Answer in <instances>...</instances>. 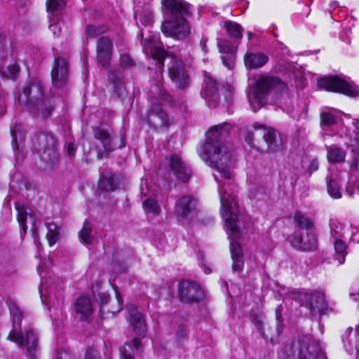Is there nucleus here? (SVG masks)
<instances>
[{"mask_svg":"<svg viewBox=\"0 0 359 359\" xmlns=\"http://www.w3.org/2000/svg\"><path fill=\"white\" fill-rule=\"evenodd\" d=\"M162 5L167 18L161 25L162 32L171 37H186L190 32L186 20L189 13V4L182 0H163Z\"/></svg>","mask_w":359,"mask_h":359,"instance_id":"obj_3","label":"nucleus"},{"mask_svg":"<svg viewBox=\"0 0 359 359\" xmlns=\"http://www.w3.org/2000/svg\"><path fill=\"white\" fill-rule=\"evenodd\" d=\"M248 6V2L246 0L240 1V8L245 9Z\"/></svg>","mask_w":359,"mask_h":359,"instance_id":"obj_63","label":"nucleus"},{"mask_svg":"<svg viewBox=\"0 0 359 359\" xmlns=\"http://www.w3.org/2000/svg\"><path fill=\"white\" fill-rule=\"evenodd\" d=\"M140 33L144 52L147 55L156 60L161 69L163 67V60L168 53L164 50L162 43L159 41L158 35L151 34L148 36H144L145 33L143 30H141Z\"/></svg>","mask_w":359,"mask_h":359,"instance_id":"obj_9","label":"nucleus"},{"mask_svg":"<svg viewBox=\"0 0 359 359\" xmlns=\"http://www.w3.org/2000/svg\"><path fill=\"white\" fill-rule=\"evenodd\" d=\"M142 344L138 338H134L131 342L126 343L121 348V359H134V351H140Z\"/></svg>","mask_w":359,"mask_h":359,"instance_id":"obj_33","label":"nucleus"},{"mask_svg":"<svg viewBox=\"0 0 359 359\" xmlns=\"http://www.w3.org/2000/svg\"><path fill=\"white\" fill-rule=\"evenodd\" d=\"M274 90L278 94L276 102L278 106L288 114L294 112L290 108L291 100L287 90V86L279 79L269 76H260L254 86L248 90V97L252 109L256 112L266 103L267 94Z\"/></svg>","mask_w":359,"mask_h":359,"instance_id":"obj_2","label":"nucleus"},{"mask_svg":"<svg viewBox=\"0 0 359 359\" xmlns=\"http://www.w3.org/2000/svg\"><path fill=\"white\" fill-rule=\"evenodd\" d=\"M106 30L107 27L105 26L96 27L89 25L86 26V34L88 38H94L104 33Z\"/></svg>","mask_w":359,"mask_h":359,"instance_id":"obj_47","label":"nucleus"},{"mask_svg":"<svg viewBox=\"0 0 359 359\" xmlns=\"http://www.w3.org/2000/svg\"><path fill=\"white\" fill-rule=\"evenodd\" d=\"M296 225L300 229V231H306L308 229H313L311 222L302 212H297L294 215Z\"/></svg>","mask_w":359,"mask_h":359,"instance_id":"obj_42","label":"nucleus"},{"mask_svg":"<svg viewBox=\"0 0 359 359\" xmlns=\"http://www.w3.org/2000/svg\"><path fill=\"white\" fill-rule=\"evenodd\" d=\"M341 116V111L336 109H327L323 111L320 114V123L323 135H346Z\"/></svg>","mask_w":359,"mask_h":359,"instance_id":"obj_8","label":"nucleus"},{"mask_svg":"<svg viewBox=\"0 0 359 359\" xmlns=\"http://www.w3.org/2000/svg\"><path fill=\"white\" fill-rule=\"evenodd\" d=\"M330 233L333 240L340 239L346 237V234L351 233V239L353 241L359 242L355 241V236L357 233V228L350 226L345 230V226L337 220H332L330 222Z\"/></svg>","mask_w":359,"mask_h":359,"instance_id":"obj_26","label":"nucleus"},{"mask_svg":"<svg viewBox=\"0 0 359 359\" xmlns=\"http://www.w3.org/2000/svg\"><path fill=\"white\" fill-rule=\"evenodd\" d=\"M63 6V0H47L46 8L50 16H59Z\"/></svg>","mask_w":359,"mask_h":359,"instance_id":"obj_40","label":"nucleus"},{"mask_svg":"<svg viewBox=\"0 0 359 359\" xmlns=\"http://www.w3.org/2000/svg\"><path fill=\"white\" fill-rule=\"evenodd\" d=\"M134 15L136 20L139 19L140 23L144 26H149L154 22V11L151 5L135 8Z\"/></svg>","mask_w":359,"mask_h":359,"instance_id":"obj_32","label":"nucleus"},{"mask_svg":"<svg viewBox=\"0 0 359 359\" xmlns=\"http://www.w3.org/2000/svg\"><path fill=\"white\" fill-rule=\"evenodd\" d=\"M210 107H215L218 102L217 84L208 73H205L204 86L201 92Z\"/></svg>","mask_w":359,"mask_h":359,"instance_id":"obj_20","label":"nucleus"},{"mask_svg":"<svg viewBox=\"0 0 359 359\" xmlns=\"http://www.w3.org/2000/svg\"><path fill=\"white\" fill-rule=\"evenodd\" d=\"M218 46H219L220 52L227 53L229 50V48L226 47L224 45H222V42H220V41L218 43Z\"/></svg>","mask_w":359,"mask_h":359,"instance_id":"obj_61","label":"nucleus"},{"mask_svg":"<svg viewBox=\"0 0 359 359\" xmlns=\"http://www.w3.org/2000/svg\"><path fill=\"white\" fill-rule=\"evenodd\" d=\"M345 172H331L327 177V189L329 195L335 199L341 198V181L346 177Z\"/></svg>","mask_w":359,"mask_h":359,"instance_id":"obj_22","label":"nucleus"},{"mask_svg":"<svg viewBox=\"0 0 359 359\" xmlns=\"http://www.w3.org/2000/svg\"><path fill=\"white\" fill-rule=\"evenodd\" d=\"M318 86L326 90L340 93L350 97L359 95V86L355 85L350 78L323 77L318 81Z\"/></svg>","mask_w":359,"mask_h":359,"instance_id":"obj_7","label":"nucleus"},{"mask_svg":"<svg viewBox=\"0 0 359 359\" xmlns=\"http://www.w3.org/2000/svg\"><path fill=\"white\" fill-rule=\"evenodd\" d=\"M147 123L156 129L168 128L170 125V118L163 110L161 104L158 102L157 100L152 102L147 115Z\"/></svg>","mask_w":359,"mask_h":359,"instance_id":"obj_15","label":"nucleus"},{"mask_svg":"<svg viewBox=\"0 0 359 359\" xmlns=\"http://www.w3.org/2000/svg\"><path fill=\"white\" fill-rule=\"evenodd\" d=\"M342 340L346 349L348 352L355 350L359 359V327H356L355 330L352 328H348L345 334L342 337Z\"/></svg>","mask_w":359,"mask_h":359,"instance_id":"obj_28","label":"nucleus"},{"mask_svg":"<svg viewBox=\"0 0 359 359\" xmlns=\"http://www.w3.org/2000/svg\"><path fill=\"white\" fill-rule=\"evenodd\" d=\"M187 327L184 325H180L177 332V337L179 339V340H181L187 335Z\"/></svg>","mask_w":359,"mask_h":359,"instance_id":"obj_54","label":"nucleus"},{"mask_svg":"<svg viewBox=\"0 0 359 359\" xmlns=\"http://www.w3.org/2000/svg\"><path fill=\"white\" fill-rule=\"evenodd\" d=\"M53 84L56 88L65 86L69 79L68 62L63 57H56L51 72Z\"/></svg>","mask_w":359,"mask_h":359,"instance_id":"obj_17","label":"nucleus"},{"mask_svg":"<svg viewBox=\"0 0 359 359\" xmlns=\"http://www.w3.org/2000/svg\"><path fill=\"white\" fill-rule=\"evenodd\" d=\"M347 195L353 197L359 195V168L358 162L354 161L351 165L348 181L346 187Z\"/></svg>","mask_w":359,"mask_h":359,"instance_id":"obj_27","label":"nucleus"},{"mask_svg":"<svg viewBox=\"0 0 359 359\" xmlns=\"http://www.w3.org/2000/svg\"><path fill=\"white\" fill-rule=\"evenodd\" d=\"M224 27L231 38L240 39L243 37V29L238 23L233 21H226L224 23Z\"/></svg>","mask_w":359,"mask_h":359,"instance_id":"obj_38","label":"nucleus"},{"mask_svg":"<svg viewBox=\"0 0 359 359\" xmlns=\"http://www.w3.org/2000/svg\"><path fill=\"white\" fill-rule=\"evenodd\" d=\"M264 195V189L261 187L252 185L249 190V196L250 198L259 200Z\"/></svg>","mask_w":359,"mask_h":359,"instance_id":"obj_50","label":"nucleus"},{"mask_svg":"<svg viewBox=\"0 0 359 359\" xmlns=\"http://www.w3.org/2000/svg\"><path fill=\"white\" fill-rule=\"evenodd\" d=\"M288 240L294 248L299 250L312 251L317 248V238L314 229L295 231L289 236Z\"/></svg>","mask_w":359,"mask_h":359,"instance_id":"obj_11","label":"nucleus"},{"mask_svg":"<svg viewBox=\"0 0 359 359\" xmlns=\"http://www.w3.org/2000/svg\"><path fill=\"white\" fill-rule=\"evenodd\" d=\"M113 270L114 271H125L126 267L123 266V264H114L113 266Z\"/></svg>","mask_w":359,"mask_h":359,"instance_id":"obj_59","label":"nucleus"},{"mask_svg":"<svg viewBox=\"0 0 359 359\" xmlns=\"http://www.w3.org/2000/svg\"><path fill=\"white\" fill-rule=\"evenodd\" d=\"M120 62H121V66H123V67H130L133 64V60L130 58V57L126 54L121 55Z\"/></svg>","mask_w":359,"mask_h":359,"instance_id":"obj_52","label":"nucleus"},{"mask_svg":"<svg viewBox=\"0 0 359 359\" xmlns=\"http://www.w3.org/2000/svg\"><path fill=\"white\" fill-rule=\"evenodd\" d=\"M222 61L225 67L228 69H231L234 65V59L232 55H224L222 57Z\"/></svg>","mask_w":359,"mask_h":359,"instance_id":"obj_51","label":"nucleus"},{"mask_svg":"<svg viewBox=\"0 0 359 359\" xmlns=\"http://www.w3.org/2000/svg\"><path fill=\"white\" fill-rule=\"evenodd\" d=\"M179 294L181 301L186 302H198L204 297V292L197 284L183 280L179 284Z\"/></svg>","mask_w":359,"mask_h":359,"instance_id":"obj_16","label":"nucleus"},{"mask_svg":"<svg viewBox=\"0 0 359 359\" xmlns=\"http://www.w3.org/2000/svg\"><path fill=\"white\" fill-rule=\"evenodd\" d=\"M229 125L222 123L212 126L206 133V142L198 150L201 158L218 174L214 177L218 184L221 202V215L224 220L226 231L230 240V252L233 259L232 269L240 272L244 262L243 252L236 240L240 236L241 222L247 216L241 211L234 196L227 194L221 179L230 180L233 177L231 154L223 144V140L229 135Z\"/></svg>","mask_w":359,"mask_h":359,"instance_id":"obj_1","label":"nucleus"},{"mask_svg":"<svg viewBox=\"0 0 359 359\" xmlns=\"http://www.w3.org/2000/svg\"><path fill=\"white\" fill-rule=\"evenodd\" d=\"M118 186L116 177L111 174L102 175L99 181V187L104 191H114Z\"/></svg>","mask_w":359,"mask_h":359,"instance_id":"obj_36","label":"nucleus"},{"mask_svg":"<svg viewBox=\"0 0 359 359\" xmlns=\"http://www.w3.org/2000/svg\"><path fill=\"white\" fill-rule=\"evenodd\" d=\"M42 265L40 264L38 268V272L41 278V283L39 287V293L42 303L48 307L50 311L51 308L55 306V300L57 302V298L54 292L55 287L53 285L52 278L47 279L42 275Z\"/></svg>","mask_w":359,"mask_h":359,"instance_id":"obj_14","label":"nucleus"},{"mask_svg":"<svg viewBox=\"0 0 359 359\" xmlns=\"http://www.w3.org/2000/svg\"><path fill=\"white\" fill-rule=\"evenodd\" d=\"M334 246L337 254L336 259L339 264H342L345 262V256L346 255V245L340 239L334 240Z\"/></svg>","mask_w":359,"mask_h":359,"instance_id":"obj_39","label":"nucleus"},{"mask_svg":"<svg viewBox=\"0 0 359 359\" xmlns=\"http://www.w3.org/2000/svg\"><path fill=\"white\" fill-rule=\"evenodd\" d=\"M168 73L172 81L178 88H185L190 83L189 76L181 60L172 57L168 66Z\"/></svg>","mask_w":359,"mask_h":359,"instance_id":"obj_12","label":"nucleus"},{"mask_svg":"<svg viewBox=\"0 0 359 359\" xmlns=\"http://www.w3.org/2000/svg\"><path fill=\"white\" fill-rule=\"evenodd\" d=\"M170 166L177 178L182 182H187L191 176V169L182 161L179 155L174 154L170 158Z\"/></svg>","mask_w":359,"mask_h":359,"instance_id":"obj_21","label":"nucleus"},{"mask_svg":"<svg viewBox=\"0 0 359 359\" xmlns=\"http://www.w3.org/2000/svg\"><path fill=\"white\" fill-rule=\"evenodd\" d=\"M95 137L100 140L102 144L104 151L106 154L114 149V139H112L109 134L104 130L97 128L94 133Z\"/></svg>","mask_w":359,"mask_h":359,"instance_id":"obj_34","label":"nucleus"},{"mask_svg":"<svg viewBox=\"0 0 359 359\" xmlns=\"http://www.w3.org/2000/svg\"><path fill=\"white\" fill-rule=\"evenodd\" d=\"M48 16L50 19L49 29L54 35H57L60 30L59 16Z\"/></svg>","mask_w":359,"mask_h":359,"instance_id":"obj_49","label":"nucleus"},{"mask_svg":"<svg viewBox=\"0 0 359 359\" xmlns=\"http://www.w3.org/2000/svg\"><path fill=\"white\" fill-rule=\"evenodd\" d=\"M33 149L40 154L44 161L55 159L57 155L56 153L57 142L54 136L50 133H39L32 140Z\"/></svg>","mask_w":359,"mask_h":359,"instance_id":"obj_10","label":"nucleus"},{"mask_svg":"<svg viewBox=\"0 0 359 359\" xmlns=\"http://www.w3.org/2000/svg\"><path fill=\"white\" fill-rule=\"evenodd\" d=\"M75 309L82 320H88L93 313L91 300L87 297H81L75 302Z\"/></svg>","mask_w":359,"mask_h":359,"instance_id":"obj_29","label":"nucleus"},{"mask_svg":"<svg viewBox=\"0 0 359 359\" xmlns=\"http://www.w3.org/2000/svg\"><path fill=\"white\" fill-rule=\"evenodd\" d=\"M113 76H114V74H111L109 76V79L110 81H111L114 84V90L117 93L121 94L122 91L123 90V89L122 88V86H121V81H120L119 79H118V81H117V83H116V81L113 79Z\"/></svg>","mask_w":359,"mask_h":359,"instance_id":"obj_53","label":"nucleus"},{"mask_svg":"<svg viewBox=\"0 0 359 359\" xmlns=\"http://www.w3.org/2000/svg\"><path fill=\"white\" fill-rule=\"evenodd\" d=\"M196 205V200L191 196L180 197L175 203L174 215L177 221L182 224L188 223L193 210Z\"/></svg>","mask_w":359,"mask_h":359,"instance_id":"obj_13","label":"nucleus"},{"mask_svg":"<svg viewBox=\"0 0 359 359\" xmlns=\"http://www.w3.org/2000/svg\"><path fill=\"white\" fill-rule=\"evenodd\" d=\"M55 359H72L68 351H57Z\"/></svg>","mask_w":359,"mask_h":359,"instance_id":"obj_57","label":"nucleus"},{"mask_svg":"<svg viewBox=\"0 0 359 359\" xmlns=\"http://www.w3.org/2000/svg\"><path fill=\"white\" fill-rule=\"evenodd\" d=\"M253 128L255 130H262V135L269 151L275 152L281 149L282 140L278 131L273 128H267L259 123H255Z\"/></svg>","mask_w":359,"mask_h":359,"instance_id":"obj_19","label":"nucleus"},{"mask_svg":"<svg viewBox=\"0 0 359 359\" xmlns=\"http://www.w3.org/2000/svg\"><path fill=\"white\" fill-rule=\"evenodd\" d=\"M112 53V41L107 36L100 37L97 41V62L102 67H107L111 62Z\"/></svg>","mask_w":359,"mask_h":359,"instance_id":"obj_18","label":"nucleus"},{"mask_svg":"<svg viewBox=\"0 0 359 359\" xmlns=\"http://www.w3.org/2000/svg\"><path fill=\"white\" fill-rule=\"evenodd\" d=\"M7 304L13 318V329L8 338L20 347L26 348L28 356L34 358L38 351L39 335L33 328H29L23 334L20 332V322L24 318L22 311L17 305L15 300L9 299Z\"/></svg>","mask_w":359,"mask_h":359,"instance_id":"obj_5","label":"nucleus"},{"mask_svg":"<svg viewBox=\"0 0 359 359\" xmlns=\"http://www.w3.org/2000/svg\"><path fill=\"white\" fill-rule=\"evenodd\" d=\"M127 311L129 313V320L133 326L135 332L144 336L147 332V326L142 314L139 312L134 305H128Z\"/></svg>","mask_w":359,"mask_h":359,"instance_id":"obj_24","label":"nucleus"},{"mask_svg":"<svg viewBox=\"0 0 359 359\" xmlns=\"http://www.w3.org/2000/svg\"><path fill=\"white\" fill-rule=\"evenodd\" d=\"M142 206L147 214H151L154 216H158L161 212L160 205L154 199H146L143 202Z\"/></svg>","mask_w":359,"mask_h":359,"instance_id":"obj_41","label":"nucleus"},{"mask_svg":"<svg viewBox=\"0 0 359 359\" xmlns=\"http://www.w3.org/2000/svg\"><path fill=\"white\" fill-rule=\"evenodd\" d=\"M18 72L19 67L15 63L0 68V74L3 77L13 80L17 78Z\"/></svg>","mask_w":359,"mask_h":359,"instance_id":"obj_44","label":"nucleus"},{"mask_svg":"<svg viewBox=\"0 0 359 359\" xmlns=\"http://www.w3.org/2000/svg\"><path fill=\"white\" fill-rule=\"evenodd\" d=\"M318 162L316 161H313L311 163V169L313 170H316L318 169Z\"/></svg>","mask_w":359,"mask_h":359,"instance_id":"obj_64","label":"nucleus"},{"mask_svg":"<svg viewBox=\"0 0 359 359\" xmlns=\"http://www.w3.org/2000/svg\"><path fill=\"white\" fill-rule=\"evenodd\" d=\"M244 61L247 68L257 69L267 63L269 57L263 53H248L245 55Z\"/></svg>","mask_w":359,"mask_h":359,"instance_id":"obj_30","label":"nucleus"},{"mask_svg":"<svg viewBox=\"0 0 359 359\" xmlns=\"http://www.w3.org/2000/svg\"><path fill=\"white\" fill-rule=\"evenodd\" d=\"M354 126L353 134L348 137V142H346L348 147L351 148L353 152L359 153V118H355L352 122Z\"/></svg>","mask_w":359,"mask_h":359,"instance_id":"obj_35","label":"nucleus"},{"mask_svg":"<svg viewBox=\"0 0 359 359\" xmlns=\"http://www.w3.org/2000/svg\"><path fill=\"white\" fill-rule=\"evenodd\" d=\"M25 128L22 124H15L11 128V134L13 138V149L16 160L20 161L24 158L22 149L20 147L25 138Z\"/></svg>","mask_w":359,"mask_h":359,"instance_id":"obj_23","label":"nucleus"},{"mask_svg":"<svg viewBox=\"0 0 359 359\" xmlns=\"http://www.w3.org/2000/svg\"><path fill=\"white\" fill-rule=\"evenodd\" d=\"M281 353L285 359H327L319 344L309 337L287 341Z\"/></svg>","mask_w":359,"mask_h":359,"instance_id":"obj_6","label":"nucleus"},{"mask_svg":"<svg viewBox=\"0 0 359 359\" xmlns=\"http://www.w3.org/2000/svg\"><path fill=\"white\" fill-rule=\"evenodd\" d=\"M67 153L68 156L71 158L75 156L76 151V146L73 142H69L66 146Z\"/></svg>","mask_w":359,"mask_h":359,"instance_id":"obj_55","label":"nucleus"},{"mask_svg":"<svg viewBox=\"0 0 359 359\" xmlns=\"http://www.w3.org/2000/svg\"><path fill=\"white\" fill-rule=\"evenodd\" d=\"M84 359H99V354L96 351L89 349L87 351Z\"/></svg>","mask_w":359,"mask_h":359,"instance_id":"obj_56","label":"nucleus"},{"mask_svg":"<svg viewBox=\"0 0 359 359\" xmlns=\"http://www.w3.org/2000/svg\"><path fill=\"white\" fill-rule=\"evenodd\" d=\"M15 208L18 212V221L19 225L23 229L24 232L25 233L27 229V226L26 225L27 217H29V219L31 220L32 229H34L35 218L32 210L29 208L20 203H17L15 205Z\"/></svg>","mask_w":359,"mask_h":359,"instance_id":"obj_31","label":"nucleus"},{"mask_svg":"<svg viewBox=\"0 0 359 359\" xmlns=\"http://www.w3.org/2000/svg\"><path fill=\"white\" fill-rule=\"evenodd\" d=\"M252 132L250 131L248 132V136L246 137V141L249 144H252Z\"/></svg>","mask_w":359,"mask_h":359,"instance_id":"obj_62","label":"nucleus"},{"mask_svg":"<svg viewBox=\"0 0 359 359\" xmlns=\"http://www.w3.org/2000/svg\"><path fill=\"white\" fill-rule=\"evenodd\" d=\"M304 296L306 305L312 311L321 313L327 306L325 294L321 292H306Z\"/></svg>","mask_w":359,"mask_h":359,"instance_id":"obj_25","label":"nucleus"},{"mask_svg":"<svg viewBox=\"0 0 359 359\" xmlns=\"http://www.w3.org/2000/svg\"><path fill=\"white\" fill-rule=\"evenodd\" d=\"M11 44L8 39L0 34V61L5 60L11 53Z\"/></svg>","mask_w":359,"mask_h":359,"instance_id":"obj_45","label":"nucleus"},{"mask_svg":"<svg viewBox=\"0 0 359 359\" xmlns=\"http://www.w3.org/2000/svg\"><path fill=\"white\" fill-rule=\"evenodd\" d=\"M91 230L92 226L90 223L86 221L79 233L80 240L83 243L88 245L92 243L93 236L91 235Z\"/></svg>","mask_w":359,"mask_h":359,"instance_id":"obj_43","label":"nucleus"},{"mask_svg":"<svg viewBox=\"0 0 359 359\" xmlns=\"http://www.w3.org/2000/svg\"><path fill=\"white\" fill-rule=\"evenodd\" d=\"M155 90H156L158 93V98L161 100H163L165 102H168V104H171L172 103V97L171 95H170L163 88L161 81H158V83L155 86Z\"/></svg>","mask_w":359,"mask_h":359,"instance_id":"obj_48","label":"nucleus"},{"mask_svg":"<svg viewBox=\"0 0 359 359\" xmlns=\"http://www.w3.org/2000/svg\"><path fill=\"white\" fill-rule=\"evenodd\" d=\"M345 151L336 146H332L327 149V159L332 163H340L344 161Z\"/></svg>","mask_w":359,"mask_h":359,"instance_id":"obj_37","label":"nucleus"},{"mask_svg":"<svg viewBox=\"0 0 359 359\" xmlns=\"http://www.w3.org/2000/svg\"><path fill=\"white\" fill-rule=\"evenodd\" d=\"M152 0H133L135 4V8L143 7L146 5H151Z\"/></svg>","mask_w":359,"mask_h":359,"instance_id":"obj_58","label":"nucleus"},{"mask_svg":"<svg viewBox=\"0 0 359 359\" xmlns=\"http://www.w3.org/2000/svg\"><path fill=\"white\" fill-rule=\"evenodd\" d=\"M350 297L355 301H357L359 298V290L354 291L353 289H351L350 292Z\"/></svg>","mask_w":359,"mask_h":359,"instance_id":"obj_60","label":"nucleus"},{"mask_svg":"<svg viewBox=\"0 0 359 359\" xmlns=\"http://www.w3.org/2000/svg\"><path fill=\"white\" fill-rule=\"evenodd\" d=\"M46 227L48 230L46 238L48 241L49 245H53L58 238L57 226L53 223H48L46 224Z\"/></svg>","mask_w":359,"mask_h":359,"instance_id":"obj_46","label":"nucleus"},{"mask_svg":"<svg viewBox=\"0 0 359 359\" xmlns=\"http://www.w3.org/2000/svg\"><path fill=\"white\" fill-rule=\"evenodd\" d=\"M18 102L30 112L43 118L50 116L53 110L52 99L44 95L42 83L38 79L32 80L22 89L18 96Z\"/></svg>","mask_w":359,"mask_h":359,"instance_id":"obj_4","label":"nucleus"}]
</instances>
